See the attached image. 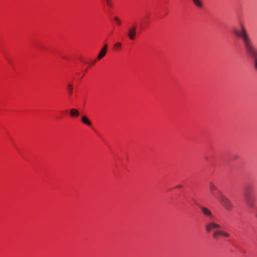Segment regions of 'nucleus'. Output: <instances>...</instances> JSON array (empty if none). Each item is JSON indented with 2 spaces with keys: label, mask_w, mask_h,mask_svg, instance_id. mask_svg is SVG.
<instances>
[{
  "label": "nucleus",
  "mask_w": 257,
  "mask_h": 257,
  "mask_svg": "<svg viewBox=\"0 0 257 257\" xmlns=\"http://www.w3.org/2000/svg\"><path fill=\"white\" fill-rule=\"evenodd\" d=\"M219 232H221V230H218V231H217L216 232H215L213 234V237L215 238H217V236L218 235H220V233Z\"/></svg>",
  "instance_id": "obj_17"
},
{
  "label": "nucleus",
  "mask_w": 257,
  "mask_h": 257,
  "mask_svg": "<svg viewBox=\"0 0 257 257\" xmlns=\"http://www.w3.org/2000/svg\"><path fill=\"white\" fill-rule=\"evenodd\" d=\"M70 114L71 117H78L80 114V112L77 109L71 108L70 110Z\"/></svg>",
  "instance_id": "obj_10"
},
{
  "label": "nucleus",
  "mask_w": 257,
  "mask_h": 257,
  "mask_svg": "<svg viewBox=\"0 0 257 257\" xmlns=\"http://www.w3.org/2000/svg\"><path fill=\"white\" fill-rule=\"evenodd\" d=\"M106 2V3L107 5L109 7H111L112 6V3L111 0H105Z\"/></svg>",
  "instance_id": "obj_18"
},
{
  "label": "nucleus",
  "mask_w": 257,
  "mask_h": 257,
  "mask_svg": "<svg viewBox=\"0 0 257 257\" xmlns=\"http://www.w3.org/2000/svg\"><path fill=\"white\" fill-rule=\"evenodd\" d=\"M199 208L202 211V213L204 216L208 217V218L212 219L213 218V215L211 211L207 208L200 206Z\"/></svg>",
  "instance_id": "obj_4"
},
{
  "label": "nucleus",
  "mask_w": 257,
  "mask_h": 257,
  "mask_svg": "<svg viewBox=\"0 0 257 257\" xmlns=\"http://www.w3.org/2000/svg\"><path fill=\"white\" fill-rule=\"evenodd\" d=\"M219 233H220V235H222L226 237H228L230 236L229 233L224 232V231H221V232H219Z\"/></svg>",
  "instance_id": "obj_16"
},
{
  "label": "nucleus",
  "mask_w": 257,
  "mask_h": 257,
  "mask_svg": "<svg viewBox=\"0 0 257 257\" xmlns=\"http://www.w3.org/2000/svg\"><path fill=\"white\" fill-rule=\"evenodd\" d=\"M194 4L198 8L203 7V3L201 0H192Z\"/></svg>",
  "instance_id": "obj_13"
},
{
  "label": "nucleus",
  "mask_w": 257,
  "mask_h": 257,
  "mask_svg": "<svg viewBox=\"0 0 257 257\" xmlns=\"http://www.w3.org/2000/svg\"><path fill=\"white\" fill-rule=\"evenodd\" d=\"M96 61H97V60L96 59L95 60H94V61H92L91 62H90V65L92 66V65H94L95 63H96Z\"/></svg>",
  "instance_id": "obj_19"
},
{
  "label": "nucleus",
  "mask_w": 257,
  "mask_h": 257,
  "mask_svg": "<svg viewBox=\"0 0 257 257\" xmlns=\"http://www.w3.org/2000/svg\"><path fill=\"white\" fill-rule=\"evenodd\" d=\"M254 186L252 184L247 183L244 186V190L246 192H250L254 191Z\"/></svg>",
  "instance_id": "obj_9"
},
{
  "label": "nucleus",
  "mask_w": 257,
  "mask_h": 257,
  "mask_svg": "<svg viewBox=\"0 0 257 257\" xmlns=\"http://www.w3.org/2000/svg\"><path fill=\"white\" fill-rule=\"evenodd\" d=\"M208 187L210 191L211 192H214V191H219L217 186L215 185L212 182H210L208 185Z\"/></svg>",
  "instance_id": "obj_11"
},
{
  "label": "nucleus",
  "mask_w": 257,
  "mask_h": 257,
  "mask_svg": "<svg viewBox=\"0 0 257 257\" xmlns=\"http://www.w3.org/2000/svg\"><path fill=\"white\" fill-rule=\"evenodd\" d=\"M73 86L72 84H69L67 86V90L68 92L69 95L70 96L73 93Z\"/></svg>",
  "instance_id": "obj_12"
},
{
  "label": "nucleus",
  "mask_w": 257,
  "mask_h": 257,
  "mask_svg": "<svg viewBox=\"0 0 257 257\" xmlns=\"http://www.w3.org/2000/svg\"><path fill=\"white\" fill-rule=\"evenodd\" d=\"M114 21L115 22V23L118 26H120L121 25V21L120 20V19L117 17H115L114 18Z\"/></svg>",
  "instance_id": "obj_14"
},
{
  "label": "nucleus",
  "mask_w": 257,
  "mask_h": 257,
  "mask_svg": "<svg viewBox=\"0 0 257 257\" xmlns=\"http://www.w3.org/2000/svg\"><path fill=\"white\" fill-rule=\"evenodd\" d=\"M114 47L117 50H120L121 48V44L120 42H117L115 44Z\"/></svg>",
  "instance_id": "obj_15"
},
{
  "label": "nucleus",
  "mask_w": 257,
  "mask_h": 257,
  "mask_svg": "<svg viewBox=\"0 0 257 257\" xmlns=\"http://www.w3.org/2000/svg\"><path fill=\"white\" fill-rule=\"evenodd\" d=\"M245 199L249 205L252 206L253 205L255 199L252 196L247 194L245 196Z\"/></svg>",
  "instance_id": "obj_7"
},
{
  "label": "nucleus",
  "mask_w": 257,
  "mask_h": 257,
  "mask_svg": "<svg viewBox=\"0 0 257 257\" xmlns=\"http://www.w3.org/2000/svg\"><path fill=\"white\" fill-rule=\"evenodd\" d=\"M107 45L105 44L103 48L101 49L100 52H99L98 56L96 58L97 60H100L102 58H103L105 55H106L107 51Z\"/></svg>",
  "instance_id": "obj_6"
},
{
  "label": "nucleus",
  "mask_w": 257,
  "mask_h": 257,
  "mask_svg": "<svg viewBox=\"0 0 257 257\" xmlns=\"http://www.w3.org/2000/svg\"><path fill=\"white\" fill-rule=\"evenodd\" d=\"M234 34L238 38L242 39L247 53L254 60V67L257 70V50L252 46L251 40L243 24L240 25V29L234 28Z\"/></svg>",
  "instance_id": "obj_1"
},
{
  "label": "nucleus",
  "mask_w": 257,
  "mask_h": 257,
  "mask_svg": "<svg viewBox=\"0 0 257 257\" xmlns=\"http://www.w3.org/2000/svg\"><path fill=\"white\" fill-rule=\"evenodd\" d=\"M81 121L83 123L87 126H91L92 125L91 121L89 119L88 117L85 115L81 116Z\"/></svg>",
  "instance_id": "obj_8"
},
{
  "label": "nucleus",
  "mask_w": 257,
  "mask_h": 257,
  "mask_svg": "<svg viewBox=\"0 0 257 257\" xmlns=\"http://www.w3.org/2000/svg\"><path fill=\"white\" fill-rule=\"evenodd\" d=\"M220 202L222 205L227 209L230 210L232 208V204L230 201L224 197H221L220 199Z\"/></svg>",
  "instance_id": "obj_3"
},
{
  "label": "nucleus",
  "mask_w": 257,
  "mask_h": 257,
  "mask_svg": "<svg viewBox=\"0 0 257 257\" xmlns=\"http://www.w3.org/2000/svg\"><path fill=\"white\" fill-rule=\"evenodd\" d=\"M128 37L131 40H135L136 36V27L132 26L128 30Z\"/></svg>",
  "instance_id": "obj_5"
},
{
  "label": "nucleus",
  "mask_w": 257,
  "mask_h": 257,
  "mask_svg": "<svg viewBox=\"0 0 257 257\" xmlns=\"http://www.w3.org/2000/svg\"><path fill=\"white\" fill-rule=\"evenodd\" d=\"M220 227L221 226L220 225L213 221L208 222L205 225V229L207 232H210L214 229H219Z\"/></svg>",
  "instance_id": "obj_2"
},
{
  "label": "nucleus",
  "mask_w": 257,
  "mask_h": 257,
  "mask_svg": "<svg viewBox=\"0 0 257 257\" xmlns=\"http://www.w3.org/2000/svg\"><path fill=\"white\" fill-rule=\"evenodd\" d=\"M182 187L181 186H179L176 187V188H178V187Z\"/></svg>",
  "instance_id": "obj_20"
}]
</instances>
